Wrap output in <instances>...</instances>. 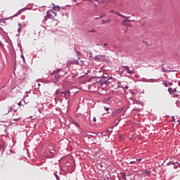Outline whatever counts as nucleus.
I'll list each match as a JSON object with an SVG mask.
<instances>
[{
    "label": "nucleus",
    "mask_w": 180,
    "mask_h": 180,
    "mask_svg": "<svg viewBox=\"0 0 180 180\" xmlns=\"http://www.w3.org/2000/svg\"><path fill=\"white\" fill-rule=\"evenodd\" d=\"M163 85H165V86H168V83H167L166 81L163 82Z\"/></svg>",
    "instance_id": "36"
},
{
    "label": "nucleus",
    "mask_w": 180,
    "mask_h": 180,
    "mask_svg": "<svg viewBox=\"0 0 180 180\" xmlns=\"http://www.w3.org/2000/svg\"><path fill=\"white\" fill-rule=\"evenodd\" d=\"M97 79H112L111 77H109V75H106L105 76V75H102L101 77H97Z\"/></svg>",
    "instance_id": "9"
},
{
    "label": "nucleus",
    "mask_w": 180,
    "mask_h": 180,
    "mask_svg": "<svg viewBox=\"0 0 180 180\" xmlns=\"http://www.w3.org/2000/svg\"><path fill=\"white\" fill-rule=\"evenodd\" d=\"M126 70L127 74H134V70H131L129 66H122Z\"/></svg>",
    "instance_id": "6"
},
{
    "label": "nucleus",
    "mask_w": 180,
    "mask_h": 180,
    "mask_svg": "<svg viewBox=\"0 0 180 180\" xmlns=\"http://www.w3.org/2000/svg\"><path fill=\"white\" fill-rule=\"evenodd\" d=\"M112 131H113V129H112V128H109V129L107 130V134H108V133H112Z\"/></svg>",
    "instance_id": "25"
},
{
    "label": "nucleus",
    "mask_w": 180,
    "mask_h": 180,
    "mask_svg": "<svg viewBox=\"0 0 180 180\" xmlns=\"http://www.w3.org/2000/svg\"><path fill=\"white\" fill-rule=\"evenodd\" d=\"M18 46L20 48V51L21 53H22V45L20 44H18Z\"/></svg>",
    "instance_id": "33"
},
{
    "label": "nucleus",
    "mask_w": 180,
    "mask_h": 180,
    "mask_svg": "<svg viewBox=\"0 0 180 180\" xmlns=\"http://www.w3.org/2000/svg\"><path fill=\"white\" fill-rule=\"evenodd\" d=\"M18 111V110H14V112H17Z\"/></svg>",
    "instance_id": "58"
},
{
    "label": "nucleus",
    "mask_w": 180,
    "mask_h": 180,
    "mask_svg": "<svg viewBox=\"0 0 180 180\" xmlns=\"http://www.w3.org/2000/svg\"><path fill=\"white\" fill-rule=\"evenodd\" d=\"M18 26H20V24H18Z\"/></svg>",
    "instance_id": "61"
},
{
    "label": "nucleus",
    "mask_w": 180,
    "mask_h": 180,
    "mask_svg": "<svg viewBox=\"0 0 180 180\" xmlns=\"http://www.w3.org/2000/svg\"><path fill=\"white\" fill-rule=\"evenodd\" d=\"M143 43H145V44L146 46H150V44H148V41H143Z\"/></svg>",
    "instance_id": "38"
},
{
    "label": "nucleus",
    "mask_w": 180,
    "mask_h": 180,
    "mask_svg": "<svg viewBox=\"0 0 180 180\" xmlns=\"http://www.w3.org/2000/svg\"><path fill=\"white\" fill-rule=\"evenodd\" d=\"M122 110H123V108H119V109L116 110L115 111L112 112V117H115V116H116V115H119V113H120V112H122Z\"/></svg>",
    "instance_id": "7"
},
{
    "label": "nucleus",
    "mask_w": 180,
    "mask_h": 180,
    "mask_svg": "<svg viewBox=\"0 0 180 180\" xmlns=\"http://www.w3.org/2000/svg\"><path fill=\"white\" fill-rule=\"evenodd\" d=\"M30 10L31 11L32 9L33 8H29V7H24L23 8L19 10L17 13L14 15H13L11 18H16V16L19 15H21L22 14V11H25V10Z\"/></svg>",
    "instance_id": "5"
},
{
    "label": "nucleus",
    "mask_w": 180,
    "mask_h": 180,
    "mask_svg": "<svg viewBox=\"0 0 180 180\" xmlns=\"http://www.w3.org/2000/svg\"><path fill=\"white\" fill-rule=\"evenodd\" d=\"M122 179H126V173H122Z\"/></svg>",
    "instance_id": "35"
},
{
    "label": "nucleus",
    "mask_w": 180,
    "mask_h": 180,
    "mask_svg": "<svg viewBox=\"0 0 180 180\" xmlns=\"http://www.w3.org/2000/svg\"><path fill=\"white\" fill-rule=\"evenodd\" d=\"M61 71V69H58L57 70L53 71L51 75L53 76L54 80L53 81V84H56V82H58L60 81V79L61 77L64 76V75L58 73Z\"/></svg>",
    "instance_id": "1"
},
{
    "label": "nucleus",
    "mask_w": 180,
    "mask_h": 180,
    "mask_svg": "<svg viewBox=\"0 0 180 180\" xmlns=\"http://www.w3.org/2000/svg\"><path fill=\"white\" fill-rule=\"evenodd\" d=\"M72 1H74L75 2H77V0H72Z\"/></svg>",
    "instance_id": "57"
},
{
    "label": "nucleus",
    "mask_w": 180,
    "mask_h": 180,
    "mask_svg": "<svg viewBox=\"0 0 180 180\" xmlns=\"http://www.w3.org/2000/svg\"><path fill=\"white\" fill-rule=\"evenodd\" d=\"M60 91L58 90V89H57L56 91V95H58V94H60Z\"/></svg>",
    "instance_id": "43"
},
{
    "label": "nucleus",
    "mask_w": 180,
    "mask_h": 180,
    "mask_svg": "<svg viewBox=\"0 0 180 180\" xmlns=\"http://www.w3.org/2000/svg\"><path fill=\"white\" fill-rule=\"evenodd\" d=\"M50 154L51 155H49V158H54V155L57 154V152L56 151V150L52 149L50 150Z\"/></svg>",
    "instance_id": "8"
},
{
    "label": "nucleus",
    "mask_w": 180,
    "mask_h": 180,
    "mask_svg": "<svg viewBox=\"0 0 180 180\" xmlns=\"http://www.w3.org/2000/svg\"><path fill=\"white\" fill-rule=\"evenodd\" d=\"M89 33H97L98 31L95 30L94 29L90 30L88 31Z\"/></svg>",
    "instance_id": "22"
},
{
    "label": "nucleus",
    "mask_w": 180,
    "mask_h": 180,
    "mask_svg": "<svg viewBox=\"0 0 180 180\" xmlns=\"http://www.w3.org/2000/svg\"><path fill=\"white\" fill-rule=\"evenodd\" d=\"M107 113H110V112H107Z\"/></svg>",
    "instance_id": "60"
},
{
    "label": "nucleus",
    "mask_w": 180,
    "mask_h": 180,
    "mask_svg": "<svg viewBox=\"0 0 180 180\" xmlns=\"http://www.w3.org/2000/svg\"><path fill=\"white\" fill-rule=\"evenodd\" d=\"M13 122H19V118L13 119Z\"/></svg>",
    "instance_id": "41"
},
{
    "label": "nucleus",
    "mask_w": 180,
    "mask_h": 180,
    "mask_svg": "<svg viewBox=\"0 0 180 180\" xmlns=\"http://www.w3.org/2000/svg\"><path fill=\"white\" fill-rule=\"evenodd\" d=\"M176 165H177V167H178V165H179V167H180V163L178 162V164H176Z\"/></svg>",
    "instance_id": "55"
},
{
    "label": "nucleus",
    "mask_w": 180,
    "mask_h": 180,
    "mask_svg": "<svg viewBox=\"0 0 180 180\" xmlns=\"http://www.w3.org/2000/svg\"><path fill=\"white\" fill-rule=\"evenodd\" d=\"M94 60H101V58H99V56H96Z\"/></svg>",
    "instance_id": "34"
},
{
    "label": "nucleus",
    "mask_w": 180,
    "mask_h": 180,
    "mask_svg": "<svg viewBox=\"0 0 180 180\" xmlns=\"http://www.w3.org/2000/svg\"><path fill=\"white\" fill-rule=\"evenodd\" d=\"M72 123L73 124H75L76 127H79V124L78 122H77V121L75 120H72Z\"/></svg>",
    "instance_id": "17"
},
{
    "label": "nucleus",
    "mask_w": 180,
    "mask_h": 180,
    "mask_svg": "<svg viewBox=\"0 0 180 180\" xmlns=\"http://www.w3.org/2000/svg\"><path fill=\"white\" fill-rule=\"evenodd\" d=\"M18 106H22V101H20L18 103Z\"/></svg>",
    "instance_id": "46"
},
{
    "label": "nucleus",
    "mask_w": 180,
    "mask_h": 180,
    "mask_svg": "<svg viewBox=\"0 0 180 180\" xmlns=\"http://www.w3.org/2000/svg\"><path fill=\"white\" fill-rule=\"evenodd\" d=\"M112 2H115V1H116V0H111Z\"/></svg>",
    "instance_id": "56"
},
{
    "label": "nucleus",
    "mask_w": 180,
    "mask_h": 180,
    "mask_svg": "<svg viewBox=\"0 0 180 180\" xmlns=\"http://www.w3.org/2000/svg\"><path fill=\"white\" fill-rule=\"evenodd\" d=\"M176 164H178V162L170 161L167 164V165H174V169H176L178 168V165H176Z\"/></svg>",
    "instance_id": "10"
},
{
    "label": "nucleus",
    "mask_w": 180,
    "mask_h": 180,
    "mask_svg": "<svg viewBox=\"0 0 180 180\" xmlns=\"http://www.w3.org/2000/svg\"><path fill=\"white\" fill-rule=\"evenodd\" d=\"M59 74H63V75H65V74H67V72H64V70H60L58 72Z\"/></svg>",
    "instance_id": "21"
},
{
    "label": "nucleus",
    "mask_w": 180,
    "mask_h": 180,
    "mask_svg": "<svg viewBox=\"0 0 180 180\" xmlns=\"http://www.w3.org/2000/svg\"><path fill=\"white\" fill-rule=\"evenodd\" d=\"M22 29V27H20L19 28H18V32H20V30Z\"/></svg>",
    "instance_id": "50"
},
{
    "label": "nucleus",
    "mask_w": 180,
    "mask_h": 180,
    "mask_svg": "<svg viewBox=\"0 0 180 180\" xmlns=\"http://www.w3.org/2000/svg\"><path fill=\"white\" fill-rule=\"evenodd\" d=\"M20 57H21V58H22L23 61H25V56H23V54H22V55L20 56Z\"/></svg>",
    "instance_id": "44"
},
{
    "label": "nucleus",
    "mask_w": 180,
    "mask_h": 180,
    "mask_svg": "<svg viewBox=\"0 0 180 180\" xmlns=\"http://www.w3.org/2000/svg\"><path fill=\"white\" fill-rule=\"evenodd\" d=\"M50 11H51V12L52 13H53V15H54L55 16H57V12L54 11L55 10H50Z\"/></svg>",
    "instance_id": "26"
},
{
    "label": "nucleus",
    "mask_w": 180,
    "mask_h": 180,
    "mask_svg": "<svg viewBox=\"0 0 180 180\" xmlns=\"http://www.w3.org/2000/svg\"><path fill=\"white\" fill-rule=\"evenodd\" d=\"M117 88H122V89H124V86L121 84L120 86H118Z\"/></svg>",
    "instance_id": "40"
},
{
    "label": "nucleus",
    "mask_w": 180,
    "mask_h": 180,
    "mask_svg": "<svg viewBox=\"0 0 180 180\" xmlns=\"http://www.w3.org/2000/svg\"><path fill=\"white\" fill-rule=\"evenodd\" d=\"M128 88H129V86H124V89H128Z\"/></svg>",
    "instance_id": "49"
},
{
    "label": "nucleus",
    "mask_w": 180,
    "mask_h": 180,
    "mask_svg": "<svg viewBox=\"0 0 180 180\" xmlns=\"http://www.w3.org/2000/svg\"><path fill=\"white\" fill-rule=\"evenodd\" d=\"M93 122H96V117H94L93 118Z\"/></svg>",
    "instance_id": "47"
},
{
    "label": "nucleus",
    "mask_w": 180,
    "mask_h": 180,
    "mask_svg": "<svg viewBox=\"0 0 180 180\" xmlns=\"http://www.w3.org/2000/svg\"><path fill=\"white\" fill-rule=\"evenodd\" d=\"M105 15H101L100 17L94 18L95 20H98V19H102V18H104Z\"/></svg>",
    "instance_id": "23"
},
{
    "label": "nucleus",
    "mask_w": 180,
    "mask_h": 180,
    "mask_svg": "<svg viewBox=\"0 0 180 180\" xmlns=\"http://www.w3.org/2000/svg\"><path fill=\"white\" fill-rule=\"evenodd\" d=\"M117 84H118L119 86H120V85H122V82H118Z\"/></svg>",
    "instance_id": "48"
},
{
    "label": "nucleus",
    "mask_w": 180,
    "mask_h": 180,
    "mask_svg": "<svg viewBox=\"0 0 180 180\" xmlns=\"http://www.w3.org/2000/svg\"><path fill=\"white\" fill-rule=\"evenodd\" d=\"M117 15L118 16H120V18H125V20H124L122 21V25H126L127 22H136V20H129V17L124 16V15H123V14H121L120 13H117Z\"/></svg>",
    "instance_id": "3"
},
{
    "label": "nucleus",
    "mask_w": 180,
    "mask_h": 180,
    "mask_svg": "<svg viewBox=\"0 0 180 180\" xmlns=\"http://www.w3.org/2000/svg\"><path fill=\"white\" fill-rule=\"evenodd\" d=\"M136 161H139V162L141 161V158H140V159H136Z\"/></svg>",
    "instance_id": "52"
},
{
    "label": "nucleus",
    "mask_w": 180,
    "mask_h": 180,
    "mask_svg": "<svg viewBox=\"0 0 180 180\" xmlns=\"http://www.w3.org/2000/svg\"><path fill=\"white\" fill-rule=\"evenodd\" d=\"M65 93L66 95H68V96H70V90L65 91Z\"/></svg>",
    "instance_id": "31"
},
{
    "label": "nucleus",
    "mask_w": 180,
    "mask_h": 180,
    "mask_svg": "<svg viewBox=\"0 0 180 180\" xmlns=\"http://www.w3.org/2000/svg\"><path fill=\"white\" fill-rule=\"evenodd\" d=\"M172 119H174V116H172Z\"/></svg>",
    "instance_id": "62"
},
{
    "label": "nucleus",
    "mask_w": 180,
    "mask_h": 180,
    "mask_svg": "<svg viewBox=\"0 0 180 180\" xmlns=\"http://www.w3.org/2000/svg\"><path fill=\"white\" fill-rule=\"evenodd\" d=\"M134 103L135 105H141L142 108L144 106V103H143L140 100H134Z\"/></svg>",
    "instance_id": "11"
},
{
    "label": "nucleus",
    "mask_w": 180,
    "mask_h": 180,
    "mask_svg": "<svg viewBox=\"0 0 180 180\" xmlns=\"http://www.w3.org/2000/svg\"><path fill=\"white\" fill-rule=\"evenodd\" d=\"M84 51L89 56V58H92V51Z\"/></svg>",
    "instance_id": "15"
},
{
    "label": "nucleus",
    "mask_w": 180,
    "mask_h": 180,
    "mask_svg": "<svg viewBox=\"0 0 180 180\" xmlns=\"http://www.w3.org/2000/svg\"><path fill=\"white\" fill-rule=\"evenodd\" d=\"M115 122H117V124H119V122H120V120H115Z\"/></svg>",
    "instance_id": "51"
},
{
    "label": "nucleus",
    "mask_w": 180,
    "mask_h": 180,
    "mask_svg": "<svg viewBox=\"0 0 180 180\" xmlns=\"http://www.w3.org/2000/svg\"><path fill=\"white\" fill-rule=\"evenodd\" d=\"M168 92L171 94H174V92H176V89H172V88L169 87L168 89Z\"/></svg>",
    "instance_id": "14"
},
{
    "label": "nucleus",
    "mask_w": 180,
    "mask_h": 180,
    "mask_svg": "<svg viewBox=\"0 0 180 180\" xmlns=\"http://www.w3.org/2000/svg\"><path fill=\"white\" fill-rule=\"evenodd\" d=\"M86 136L91 137H96V136H98V134L94 132H87Z\"/></svg>",
    "instance_id": "13"
},
{
    "label": "nucleus",
    "mask_w": 180,
    "mask_h": 180,
    "mask_svg": "<svg viewBox=\"0 0 180 180\" xmlns=\"http://www.w3.org/2000/svg\"><path fill=\"white\" fill-rule=\"evenodd\" d=\"M38 86H40V84H38Z\"/></svg>",
    "instance_id": "59"
},
{
    "label": "nucleus",
    "mask_w": 180,
    "mask_h": 180,
    "mask_svg": "<svg viewBox=\"0 0 180 180\" xmlns=\"http://www.w3.org/2000/svg\"><path fill=\"white\" fill-rule=\"evenodd\" d=\"M61 96H63V98H65L67 96V94L65 91H61Z\"/></svg>",
    "instance_id": "24"
},
{
    "label": "nucleus",
    "mask_w": 180,
    "mask_h": 180,
    "mask_svg": "<svg viewBox=\"0 0 180 180\" xmlns=\"http://www.w3.org/2000/svg\"><path fill=\"white\" fill-rule=\"evenodd\" d=\"M74 50L75 51L76 53H77V51H78V50H77L76 48H75Z\"/></svg>",
    "instance_id": "53"
},
{
    "label": "nucleus",
    "mask_w": 180,
    "mask_h": 180,
    "mask_svg": "<svg viewBox=\"0 0 180 180\" xmlns=\"http://www.w3.org/2000/svg\"><path fill=\"white\" fill-rule=\"evenodd\" d=\"M128 164H130L131 165H136V161H131V162H130L129 163H128Z\"/></svg>",
    "instance_id": "29"
},
{
    "label": "nucleus",
    "mask_w": 180,
    "mask_h": 180,
    "mask_svg": "<svg viewBox=\"0 0 180 180\" xmlns=\"http://www.w3.org/2000/svg\"><path fill=\"white\" fill-rule=\"evenodd\" d=\"M145 174H146V175H150V174H151V172L150 171H146Z\"/></svg>",
    "instance_id": "37"
},
{
    "label": "nucleus",
    "mask_w": 180,
    "mask_h": 180,
    "mask_svg": "<svg viewBox=\"0 0 180 180\" xmlns=\"http://www.w3.org/2000/svg\"><path fill=\"white\" fill-rule=\"evenodd\" d=\"M12 110H13V107H10L9 108V110H8V113H11V112H12ZM7 113V114H8Z\"/></svg>",
    "instance_id": "28"
},
{
    "label": "nucleus",
    "mask_w": 180,
    "mask_h": 180,
    "mask_svg": "<svg viewBox=\"0 0 180 180\" xmlns=\"http://www.w3.org/2000/svg\"><path fill=\"white\" fill-rule=\"evenodd\" d=\"M106 46H108V44H104L103 45V47L104 49H108V47H107Z\"/></svg>",
    "instance_id": "39"
},
{
    "label": "nucleus",
    "mask_w": 180,
    "mask_h": 180,
    "mask_svg": "<svg viewBox=\"0 0 180 180\" xmlns=\"http://www.w3.org/2000/svg\"><path fill=\"white\" fill-rule=\"evenodd\" d=\"M32 11H36L37 8H34V7L33 8V6H32L31 8H29V9H32Z\"/></svg>",
    "instance_id": "45"
},
{
    "label": "nucleus",
    "mask_w": 180,
    "mask_h": 180,
    "mask_svg": "<svg viewBox=\"0 0 180 180\" xmlns=\"http://www.w3.org/2000/svg\"><path fill=\"white\" fill-rule=\"evenodd\" d=\"M53 175L57 180H60V176L57 174V172H54Z\"/></svg>",
    "instance_id": "19"
},
{
    "label": "nucleus",
    "mask_w": 180,
    "mask_h": 180,
    "mask_svg": "<svg viewBox=\"0 0 180 180\" xmlns=\"http://www.w3.org/2000/svg\"><path fill=\"white\" fill-rule=\"evenodd\" d=\"M72 64H79L77 60H74Z\"/></svg>",
    "instance_id": "27"
},
{
    "label": "nucleus",
    "mask_w": 180,
    "mask_h": 180,
    "mask_svg": "<svg viewBox=\"0 0 180 180\" xmlns=\"http://www.w3.org/2000/svg\"><path fill=\"white\" fill-rule=\"evenodd\" d=\"M104 109L106 110V112H109V108H108V107H104Z\"/></svg>",
    "instance_id": "42"
},
{
    "label": "nucleus",
    "mask_w": 180,
    "mask_h": 180,
    "mask_svg": "<svg viewBox=\"0 0 180 180\" xmlns=\"http://www.w3.org/2000/svg\"><path fill=\"white\" fill-rule=\"evenodd\" d=\"M101 134L102 135H103V136H106V134H105V133H101Z\"/></svg>",
    "instance_id": "54"
},
{
    "label": "nucleus",
    "mask_w": 180,
    "mask_h": 180,
    "mask_svg": "<svg viewBox=\"0 0 180 180\" xmlns=\"http://www.w3.org/2000/svg\"><path fill=\"white\" fill-rule=\"evenodd\" d=\"M77 56H82V53L79 52V51H76Z\"/></svg>",
    "instance_id": "32"
},
{
    "label": "nucleus",
    "mask_w": 180,
    "mask_h": 180,
    "mask_svg": "<svg viewBox=\"0 0 180 180\" xmlns=\"http://www.w3.org/2000/svg\"><path fill=\"white\" fill-rule=\"evenodd\" d=\"M119 139L120 141H123V140H124V136H123V135H120Z\"/></svg>",
    "instance_id": "20"
},
{
    "label": "nucleus",
    "mask_w": 180,
    "mask_h": 180,
    "mask_svg": "<svg viewBox=\"0 0 180 180\" xmlns=\"http://www.w3.org/2000/svg\"><path fill=\"white\" fill-rule=\"evenodd\" d=\"M53 6V11H60V6H55L53 4H52Z\"/></svg>",
    "instance_id": "16"
},
{
    "label": "nucleus",
    "mask_w": 180,
    "mask_h": 180,
    "mask_svg": "<svg viewBox=\"0 0 180 180\" xmlns=\"http://www.w3.org/2000/svg\"><path fill=\"white\" fill-rule=\"evenodd\" d=\"M162 67V72H174V70H168L165 68V66H164V65H161Z\"/></svg>",
    "instance_id": "12"
},
{
    "label": "nucleus",
    "mask_w": 180,
    "mask_h": 180,
    "mask_svg": "<svg viewBox=\"0 0 180 180\" xmlns=\"http://www.w3.org/2000/svg\"><path fill=\"white\" fill-rule=\"evenodd\" d=\"M109 22H110V20H103V23H109Z\"/></svg>",
    "instance_id": "30"
},
{
    "label": "nucleus",
    "mask_w": 180,
    "mask_h": 180,
    "mask_svg": "<svg viewBox=\"0 0 180 180\" xmlns=\"http://www.w3.org/2000/svg\"><path fill=\"white\" fill-rule=\"evenodd\" d=\"M2 150L1 154H4V151H5V148L4 145H0V151Z\"/></svg>",
    "instance_id": "18"
},
{
    "label": "nucleus",
    "mask_w": 180,
    "mask_h": 180,
    "mask_svg": "<svg viewBox=\"0 0 180 180\" xmlns=\"http://www.w3.org/2000/svg\"><path fill=\"white\" fill-rule=\"evenodd\" d=\"M96 82L101 84L102 86L108 85V84H109V79H97Z\"/></svg>",
    "instance_id": "4"
},
{
    "label": "nucleus",
    "mask_w": 180,
    "mask_h": 180,
    "mask_svg": "<svg viewBox=\"0 0 180 180\" xmlns=\"http://www.w3.org/2000/svg\"><path fill=\"white\" fill-rule=\"evenodd\" d=\"M51 10H48L46 11V15H45L44 19V22L46 20H47L48 19H51L53 20V22H56L55 25L57 26L58 23V20L54 18V16H53V15H51V13H50Z\"/></svg>",
    "instance_id": "2"
}]
</instances>
